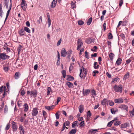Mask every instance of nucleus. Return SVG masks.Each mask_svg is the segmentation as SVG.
Returning a JSON list of instances; mask_svg holds the SVG:
<instances>
[{
    "instance_id": "1",
    "label": "nucleus",
    "mask_w": 134,
    "mask_h": 134,
    "mask_svg": "<svg viewBox=\"0 0 134 134\" xmlns=\"http://www.w3.org/2000/svg\"><path fill=\"white\" fill-rule=\"evenodd\" d=\"M113 89L116 92H119L121 93L122 89V86L121 85H119L118 86L117 85H115L113 87Z\"/></svg>"
},
{
    "instance_id": "2",
    "label": "nucleus",
    "mask_w": 134,
    "mask_h": 134,
    "mask_svg": "<svg viewBox=\"0 0 134 134\" xmlns=\"http://www.w3.org/2000/svg\"><path fill=\"white\" fill-rule=\"evenodd\" d=\"M20 5L22 9L24 11H25L27 8V4L25 0H21Z\"/></svg>"
},
{
    "instance_id": "3",
    "label": "nucleus",
    "mask_w": 134,
    "mask_h": 134,
    "mask_svg": "<svg viewBox=\"0 0 134 134\" xmlns=\"http://www.w3.org/2000/svg\"><path fill=\"white\" fill-rule=\"evenodd\" d=\"M10 57V56L7 55L6 54L4 53H1L0 55V58L1 59L3 60L8 59Z\"/></svg>"
},
{
    "instance_id": "4",
    "label": "nucleus",
    "mask_w": 134,
    "mask_h": 134,
    "mask_svg": "<svg viewBox=\"0 0 134 134\" xmlns=\"http://www.w3.org/2000/svg\"><path fill=\"white\" fill-rule=\"evenodd\" d=\"M77 44L78 45L77 48V49L79 51L80 49L81 46L83 45V43L81 39H78Z\"/></svg>"
},
{
    "instance_id": "5",
    "label": "nucleus",
    "mask_w": 134,
    "mask_h": 134,
    "mask_svg": "<svg viewBox=\"0 0 134 134\" xmlns=\"http://www.w3.org/2000/svg\"><path fill=\"white\" fill-rule=\"evenodd\" d=\"M129 126L130 124L129 122H125L121 124L120 126V127L121 129H122L127 128L128 127H129Z\"/></svg>"
},
{
    "instance_id": "6",
    "label": "nucleus",
    "mask_w": 134,
    "mask_h": 134,
    "mask_svg": "<svg viewBox=\"0 0 134 134\" xmlns=\"http://www.w3.org/2000/svg\"><path fill=\"white\" fill-rule=\"evenodd\" d=\"M38 113L37 109L36 108H33L32 111V115L33 116H36Z\"/></svg>"
},
{
    "instance_id": "7",
    "label": "nucleus",
    "mask_w": 134,
    "mask_h": 134,
    "mask_svg": "<svg viewBox=\"0 0 134 134\" xmlns=\"http://www.w3.org/2000/svg\"><path fill=\"white\" fill-rule=\"evenodd\" d=\"M12 127L13 129V131H16L17 130V126L16 123L14 121L12 122Z\"/></svg>"
},
{
    "instance_id": "8",
    "label": "nucleus",
    "mask_w": 134,
    "mask_h": 134,
    "mask_svg": "<svg viewBox=\"0 0 134 134\" xmlns=\"http://www.w3.org/2000/svg\"><path fill=\"white\" fill-rule=\"evenodd\" d=\"M119 108L122 110H126V111L127 110L128 108V107L126 105L124 104L120 105L119 106Z\"/></svg>"
},
{
    "instance_id": "9",
    "label": "nucleus",
    "mask_w": 134,
    "mask_h": 134,
    "mask_svg": "<svg viewBox=\"0 0 134 134\" xmlns=\"http://www.w3.org/2000/svg\"><path fill=\"white\" fill-rule=\"evenodd\" d=\"M90 92V90L89 89L84 90L83 89L82 90V93L83 96H87L89 94Z\"/></svg>"
},
{
    "instance_id": "10",
    "label": "nucleus",
    "mask_w": 134,
    "mask_h": 134,
    "mask_svg": "<svg viewBox=\"0 0 134 134\" xmlns=\"http://www.w3.org/2000/svg\"><path fill=\"white\" fill-rule=\"evenodd\" d=\"M67 54V53L65 49L64 48H62L61 52V56L63 57H65L66 56V54Z\"/></svg>"
},
{
    "instance_id": "11",
    "label": "nucleus",
    "mask_w": 134,
    "mask_h": 134,
    "mask_svg": "<svg viewBox=\"0 0 134 134\" xmlns=\"http://www.w3.org/2000/svg\"><path fill=\"white\" fill-rule=\"evenodd\" d=\"M114 101L115 103H121L123 102V100L121 98H120L119 99H115Z\"/></svg>"
},
{
    "instance_id": "12",
    "label": "nucleus",
    "mask_w": 134,
    "mask_h": 134,
    "mask_svg": "<svg viewBox=\"0 0 134 134\" xmlns=\"http://www.w3.org/2000/svg\"><path fill=\"white\" fill-rule=\"evenodd\" d=\"M19 129L20 130V134H24L25 131L24 129L23 126L21 125L19 126Z\"/></svg>"
},
{
    "instance_id": "13",
    "label": "nucleus",
    "mask_w": 134,
    "mask_h": 134,
    "mask_svg": "<svg viewBox=\"0 0 134 134\" xmlns=\"http://www.w3.org/2000/svg\"><path fill=\"white\" fill-rule=\"evenodd\" d=\"M18 33L21 36H22L24 35L25 32L24 30H23V28H22L19 31Z\"/></svg>"
},
{
    "instance_id": "14",
    "label": "nucleus",
    "mask_w": 134,
    "mask_h": 134,
    "mask_svg": "<svg viewBox=\"0 0 134 134\" xmlns=\"http://www.w3.org/2000/svg\"><path fill=\"white\" fill-rule=\"evenodd\" d=\"M57 0H53L51 3V7L52 8H54L56 5Z\"/></svg>"
},
{
    "instance_id": "15",
    "label": "nucleus",
    "mask_w": 134,
    "mask_h": 134,
    "mask_svg": "<svg viewBox=\"0 0 134 134\" xmlns=\"http://www.w3.org/2000/svg\"><path fill=\"white\" fill-rule=\"evenodd\" d=\"M74 79V77L68 75L67 76L66 80L69 81H71L73 80Z\"/></svg>"
},
{
    "instance_id": "16",
    "label": "nucleus",
    "mask_w": 134,
    "mask_h": 134,
    "mask_svg": "<svg viewBox=\"0 0 134 134\" xmlns=\"http://www.w3.org/2000/svg\"><path fill=\"white\" fill-rule=\"evenodd\" d=\"M24 108V111L25 112H26L28 111L29 107L27 103H25L23 105Z\"/></svg>"
},
{
    "instance_id": "17",
    "label": "nucleus",
    "mask_w": 134,
    "mask_h": 134,
    "mask_svg": "<svg viewBox=\"0 0 134 134\" xmlns=\"http://www.w3.org/2000/svg\"><path fill=\"white\" fill-rule=\"evenodd\" d=\"M66 84L67 85L69 88H73V83H71L70 82L67 81L66 82Z\"/></svg>"
},
{
    "instance_id": "18",
    "label": "nucleus",
    "mask_w": 134,
    "mask_h": 134,
    "mask_svg": "<svg viewBox=\"0 0 134 134\" xmlns=\"http://www.w3.org/2000/svg\"><path fill=\"white\" fill-rule=\"evenodd\" d=\"M79 122L77 121L74 122L72 125V127L74 128L76 126H78Z\"/></svg>"
},
{
    "instance_id": "19",
    "label": "nucleus",
    "mask_w": 134,
    "mask_h": 134,
    "mask_svg": "<svg viewBox=\"0 0 134 134\" xmlns=\"http://www.w3.org/2000/svg\"><path fill=\"white\" fill-rule=\"evenodd\" d=\"M122 59L121 58H118L117 60L116 63L118 65H119L121 63Z\"/></svg>"
},
{
    "instance_id": "20",
    "label": "nucleus",
    "mask_w": 134,
    "mask_h": 134,
    "mask_svg": "<svg viewBox=\"0 0 134 134\" xmlns=\"http://www.w3.org/2000/svg\"><path fill=\"white\" fill-rule=\"evenodd\" d=\"M79 111L81 113H82L83 111V106L82 105H80L79 107Z\"/></svg>"
},
{
    "instance_id": "21",
    "label": "nucleus",
    "mask_w": 134,
    "mask_h": 134,
    "mask_svg": "<svg viewBox=\"0 0 134 134\" xmlns=\"http://www.w3.org/2000/svg\"><path fill=\"white\" fill-rule=\"evenodd\" d=\"M20 76V74L18 72H16L15 73L14 77L16 79H18Z\"/></svg>"
},
{
    "instance_id": "22",
    "label": "nucleus",
    "mask_w": 134,
    "mask_h": 134,
    "mask_svg": "<svg viewBox=\"0 0 134 134\" xmlns=\"http://www.w3.org/2000/svg\"><path fill=\"white\" fill-rule=\"evenodd\" d=\"M77 131V129H75L71 130L69 132L68 134H75Z\"/></svg>"
},
{
    "instance_id": "23",
    "label": "nucleus",
    "mask_w": 134,
    "mask_h": 134,
    "mask_svg": "<svg viewBox=\"0 0 134 134\" xmlns=\"http://www.w3.org/2000/svg\"><path fill=\"white\" fill-rule=\"evenodd\" d=\"M97 63L96 62H94L93 64L94 68L95 69H97L99 68V65L97 64Z\"/></svg>"
},
{
    "instance_id": "24",
    "label": "nucleus",
    "mask_w": 134,
    "mask_h": 134,
    "mask_svg": "<svg viewBox=\"0 0 134 134\" xmlns=\"http://www.w3.org/2000/svg\"><path fill=\"white\" fill-rule=\"evenodd\" d=\"M31 95H33L35 97H36L37 95V92L36 90L31 92Z\"/></svg>"
},
{
    "instance_id": "25",
    "label": "nucleus",
    "mask_w": 134,
    "mask_h": 134,
    "mask_svg": "<svg viewBox=\"0 0 134 134\" xmlns=\"http://www.w3.org/2000/svg\"><path fill=\"white\" fill-rule=\"evenodd\" d=\"M107 100V99L105 98L104 99L101 101V104L103 105H105Z\"/></svg>"
},
{
    "instance_id": "26",
    "label": "nucleus",
    "mask_w": 134,
    "mask_h": 134,
    "mask_svg": "<svg viewBox=\"0 0 134 134\" xmlns=\"http://www.w3.org/2000/svg\"><path fill=\"white\" fill-rule=\"evenodd\" d=\"M54 107V105H52L50 106H46L45 108L46 109H47L48 110H49L51 109H53V108Z\"/></svg>"
},
{
    "instance_id": "27",
    "label": "nucleus",
    "mask_w": 134,
    "mask_h": 134,
    "mask_svg": "<svg viewBox=\"0 0 134 134\" xmlns=\"http://www.w3.org/2000/svg\"><path fill=\"white\" fill-rule=\"evenodd\" d=\"M3 12L2 8V4H0V16L1 18H2V17L3 14Z\"/></svg>"
},
{
    "instance_id": "28",
    "label": "nucleus",
    "mask_w": 134,
    "mask_h": 134,
    "mask_svg": "<svg viewBox=\"0 0 134 134\" xmlns=\"http://www.w3.org/2000/svg\"><path fill=\"white\" fill-rule=\"evenodd\" d=\"M121 122L120 121H116L114 123V125L118 126L121 123Z\"/></svg>"
},
{
    "instance_id": "29",
    "label": "nucleus",
    "mask_w": 134,
    "mask_h": 134,
    "mask_svg": "<svg viewBox=\"0 0 134 134\" xmlns=\"http://www.w3.org/2000/svg\"><path fill=\"white\" fill-rule=\"evenodd\" d=\"M120 80V79L118 77L115 78L114 79H113V80L111 81V83H115V82L119 81Z\"/></svg>"
},
{
    "instance_id": "30",
    "label": "nucleus",
    "mask_w": 134,
    "mask_h": 134,
    "mask_svg": "<svg viewBox=\"0 0 134 134\" xmlns=\"http://www.w3.org/2000/svg\"><path fill=\"white\" fill-rule=\"evenodd\" d=\"M22 48L23 47L21 45H19L17 49L18 54V55L20 53L21 51V50Z\"/></svg>"
},
{
    "instance_id": "31",
    "label": "nucleus",
    "mask_w": 134,
    "mask_h": 134,
    "mask_svg": "<svg viewBox=\"0 0 134 134\" xmlns=\"http://www.w3.org/2000/svg\"><path fill=\"white\" fill-rule=\"evenodd\" d=\"M92 42V40L90 38L86 39L85 41V42L88 44L91 43Z\"/></svg>"
},
{
    "instance_id": "32",
    "label": "nucleus",
    "mask_w": 134,
    "mask_h": 134,
    "mask_svg": "<svg viewBox=\"0 0 134 134\" xmlns=\"http://www.w3.org/2000/svg\"><path fill=\"white\" fill-rule=\"evenodd\" d=\"M91 94L92 95L93 97L94 98L96 95V93L95 91L93 89L91 91Z\"/></svg>"
},
{
    "instance_id": "33",
    "label": "nucleus",
    "mask_w": 134,
    "mask_h": 134,
    "mask_svg": "<svg viewBox=\"0 0 134 134\" xmlns=\"http://www.w3.org/2000/svg\"><path fill=\"white\" fill-rule=\"evenodd\" d=\"M92 20V17L90 18L89 19L87 22V24L88 25H90L91 23Z\"/></svg>"
},
{
    "instance_id": "34",
    "label": "nucleus",
    "mask_w": 134,
    "mask_h": 134,
    "mask_svg": "<svg viewBox=\"0 0 134 134\" xmlns=\"http://www.w3.org/2000/svg\"><path fill=\"white\" fill-rule=\"evenodd\" d=\"M71 6L72 8V9L76 8V2H74L72 1L71 3Z\"/></svg>"
},
{
    "instance_id": "35",
    "label": "nucleus",
    "mask_w": 134,
    "mask_h": 134,
    "mask_svg": "<svg viewBox=\"0 0 134 134\" xmlns=\"http://www.w3.org/2000/svg\"><path fill=\"white\" fill-rule=\"evenodd\" d=\"M61 73L63 75V77L65 78L66 75V71L65 70H63L61 71Z\"/></svg>"
},
{
    "instance_id": "36",
    "label": "nucleus",
    "mask_w": 134,
    "mask_h": 134,
    "mask_svg": "<svg viewBox=\"0 0 134 134\" xmlns=\"http://www.w3.org/2000/svg\"><path fill=\"white\" fill-rule=\"evenodd\" d=\"M24 30L26 32L30 33V29L27 27H24Z\"/></svg>"
},
{
    "instance_id": "37",
    "label": "nucleus",
    "mask_w": 134,
    "mask_h": 134,
    "mask_svg": "<svg viewBox=\"0 0 134 134\" xmlns=\"http://www.w3.org/2000/svg\"><path fill=\"white\" fill-rule=\"evenodd\" d=\"M129 75V73L128 72H127L126 74H125L124 76V79L125 80H126V79L128 77V76Z\"/></svg>"
},
{
    "instance_id": "38",
    "label": "nucleus",
    "mask_w": 134,
    "mask_h": 134,
    "mask_svg": "<svg viewBox=\"0 0 134 134\" xmlns=\"http://www.w3.org/2000/svg\"><path fill=\"white\" fill-rule=\"evenodd\" d=\"M114 54L112 53H110L109 55V57L111 60L112 61L113 58L114 57Z\"/></svg>"
},
{
    "instance_id": "39",
    "label": "nucleus",
    "mask_w": 134,
    "mask_h": 134,
    "mask_svg": "<svg viewBox=\"0 0 134 134\" xmlns=\"http://www.w3.org/2000/svg\"><path fill=\"white\" fill-rule=\"evenodd\" d=\"M10 12V11L8 10L7 11V13L6 15L5 18V20L4 21V24L5 23L6 20L7 19V18H8L9 16V14Z\"/></svg>"
},
{
    "instance_id": "40",
    "label": "nucleus",
    "mask_w": 134,
    "mask_h": 134,
    "mask_svg": "<svg viewBox=\"0 0 134 134\" xmlns=\"http://www.w3.org/2000/svg\"><path fill=\"white\" fill-rule=\"evenodd\" d=\"M5 2L6 8L7 9L8 8V3L9 2V0H4Z\"/></svg>"
},
{
    "instance_id": "41",
    "label": "nucleus",
    "mask_w": 134,
    "mask_h": 134,
    "mask_svg": "<svg viewBox=\"0 0 134 134\" xmlns=\"http://www.w3.org/2000/svg\"><path fill=\"white\" fill-rule=\"evenodd\" d=\"M80 127H83L85 126L84 121H82L79 124Z\"/></svg>"
},
{
    "instance_id": "42",
    "label": "nucleus",
    "mask_w": 134,
    "mask_h": 134,
    "mask_svg": "<svg viewBox=\"0 0 134 134\" xmlns=\"http://www.w3.org/2000/svg\"><path fill=\"white\" fill-rule=\"evenodd\" d=\"M108 38L109 39H112L113 38V37L112 34L110 33H109L108 34Z\"/></svg>"
},
{
    "instance_id": "43",
    "label": "nucleus",
    "mask_w": 134,
    "mask_h": 134,
    "mask_svg": "<svg viewBox=\"0 0 134 134\" xmlns=\"http://www.w3.org/2000/svg\"><path fill=\"white\" fill-rule=\"evenodd\" d=\"M42 22V16H41L39 17V20H37V22L38 24H40L41 22Z\"/></svg>"
},
{
    "instance_id": "44",
    "label": "nucleus",
    "mask_w": 134,
    "mask_h": 134,
    "mask_svg": "<svg viewBox=\"0 0 134 134\" xmlns=\"http://www.w3.org/2000/svg\"><path fill=\"white\" fill-rule=\"evenodd\" d=\"M82 67L83 69V72L85 74L84 77H85L87 74V71L86 69L85 68H84L83 66H82Z\"/></svg>"
},
{
    "instance_id": "45",
    "label": "nucleus",
    "mask_w": 134,
    "mask_h": 134,
    "mask_svg": "<svg viewBox=\"0 0 134 134\" xmlns=\"http://www.w3.org/2000/svg\"><path fill=\"white\" fill-rule=\"evenodd\" d=\"M66 122H65L63 123V126L61 130V131L62 132L64 130L65 128H66Z\"/></svg>"
},
{
    "instance_id": "46",
    "label": "nucleus",
    "mask_w": 134,
    "mask_h": 134,
    "mask_svg": "<svg viewBox=\"0 0 134 134\" xmlns=\"http://www.w3.org/2000/svg\"><path fill=\"white\" fill-rule=\"evenodd\" d=\"M92 115V114L91 113L90 111L89 110L87 112V117H88V116L89 117L91 116Z\"/></svg>"
},
{
    "instance_id": "47",
    "label": "nucleus",
    "mask_w": 134,
    "mask_h": 134,
    "mask_svg": "<svg viewBox=\"0 0 134 134\" xmlns=\"http://www.w3.org/2000/svg\"><path fill=\"white\" fill-rule=\"evenodd\" d=\"M4 106V103L3 102L2 103V104L0 107V112H1V111L3 110V108Z\"/></svg>"
},
{
    "instance_id": "48",
    "label": "nucleus",
    "mask_w": 134,
    "mask_h": 134,
    "mask_svg": "<svg viewBox=\"0 0 134 134\" xmlns=\"http://www.w3.org/2000/svg\"><path fill=\"white\" fill-rule=\"evenodd\" d=\"M84 22L82 20H79L78 21V25H81L83 24Z\"/></svg>"
},
{
    "instance_id": "49",
    "label": "nucleus",
    "mask_w": 134,
    "mask_h": 134,
    "mask_svg": "<svg viewBox=\"0 0 134 134\" xmlns=\"http://www.w3.org/2000/svg\"><path fill=\"white\" fill-rule=\"evenodd\" d=\"M59 112V111H58L56 112L55 114L56 118L57 119H58L59 118V115L58 114V113Z\"/></svg>"
},
{
    "instance_id": "50",
    "label": "nucleus",
    "mask_w": 134,
    "mask_h": 134,
    "mask_svg": "<svg viewBox=\"0 0 134 134\" xmlns=\"http://www.w3.org/2000/svg\"><path fill=\"white\" fill-rule=\"evenodd\" d=\"M108 102L109 105L110 106H112L114 104V102L111 100H109L108 101Z\"/></svg>"
},
{
    "instance_id": "51",
    "label": "nucleus",
    "mask_w": 134,
    "mask_h": 134,
    "mask_svg": "<svg viewBox=\"0 0 134 134\" xmlns=\"http://www.w3.org/2000/svg\"><path fill=\"white\" fill-rule=\"evenodd\" d=\"M85 57L87 59H89V57L88 55V53L87 51H85Z\"/></svg>"
},
{
    "instance_id": "52",
    "label": "nucleus",
    "mask_w": 134,
    "mask_h": 134,
    "mask_svg": "<svg viewBox=\"0 0 134 134\" xmlns=\"http://www.w3.org/2000/svg\"><path fill=\"white\" fill-rule=\"evenodd\" d=\"M80 74H79V76L81 78H82L83 77V74H81V73L82 71V69H80Z\"/></svg>"
},
{
    "instance_id": "53",
    "label": "nucleus",
    "mask_w": 134,
    "mask_h": 134,
    "mask_svg": "<svg viewBox=\"0 0 134 134\" xmlns=\"http://www.w3.org/2000/svg\"><path fill=\"white\" fill-rule=\"evenodd\" d=\"M99 73V71L97 70H95L93 72V76H96V73L98 74Z\"/></svg>"
},
{
    "instance_id": "54",
    "label": "nucleus",
    "mask_w": 134,
    "mask_h": 134,
    "mask_svg": "<svg viewBox=\"0 0 134 134\" xmlns=\"http://www.w3.org/2000/svg\"><path fill=\"white\" fill-rule=\"evenodd\" d=\"M9 68L7 66H5L3 67V69L4 70V71L6 72H7L8 71V70Z\"/></svg>"
},
{
    "instance_id": "55",
    "label": "nucleus",
    "mask_w": 134,
    "mask_h": 134,
    "mask_svg": "<svg viewBox=\"0 0 134 134\" xmlns=\"http://www.w3.org/2000/svg\"><path fill=\"white\" fill-rule=\"evenodd\" d=\"M8 110V108L6 105H5L4 108V112L5 113L7 112Z\"/></svg>"
},
{
    "instance_id": "56",
    "label": "nucleus",
    "mask_w": 134,
    "mask_h": 134,
    "mask_svg": "<svg viewBox=\"0 0 134 134\" xmlns=\"http://www.w3.org/2000/svg\"><path fill=\"white\" fill-rule=\"evenodd\" d=\"M69 118L68 119L72 121H73L74 119V117L72 115H70L69 116Z\"/></svg>"
},
{
    "instance_id": "57",
    "label": "nucleus",
    "mask_w": 134,
    "mask_h": 134,
    "mask_svg": "<svg viewBox=\"0 0 134 134\" xmlns=\"http://www.w3.org/2000/svg\"><path fill=\"white\" fill-rule=\"evenodd\" d=\"M24 125H27L28 123V120L27 119H25L24 121Z\"/></svg>"
},
{
    "instance_id": "58",
    "label": "nucleus",
    "mask_w": 134,
    "mask_h": 134,
    "mask_svg": "<svg viewBox=\"0 0 134 134\" xmlns=\"http://www.w3.org/2000/svg\"><path fill=\"white\" fill-rule=\"evenodd\" d=\"M107 44L109 46V48H110L111 47V43L110 41H107Z\"/></svg>"
},
{
    "instance_id": "59",
    "label": "nucleus",
    "mask_w": 134,
    "mask_h": 134,
    "mask_svg": "<svg viewBox=\"0 0 134 134\" xmlns=\"http://www.w3.org/2000/svg\"><path fill=\"white\" fill-rule=\"evenodd\" d=\"M61 42H62V38H60L58 42L57 43V46H59L60 44V43Z\"/></svg>"
},
{
    "instance_id": "60",
    "label": "nucleus",
    "mask_w": 134,
    "mask_h": 134,
    "mask_svg": "<svg viewBox=\"0 0 134 134\" xmlns=\"http://www.w3.org/2000/svg\"><path fill=\"white\" fill-rule=\"evenodd\" d=\"M111 112L112 114H114L115 113V111L113 108L111 109H110Z\"/></svg>"
},
{
    "instance_id": "61",
    "label": "nucleus",
    "mask_w": 134,
    "mask_h": 134,
    "mask_svg": "<svg viewBox=\"0 0 134 134\" xmlns=\"http://www.w3.org/2000/svg\"><path fill=\"white\" fill-rule=\"evenodd\" d=\"M123 3V0H120L119 3V5L120 7H121Z\"/></svg>"
},
{
    "instance_id": "62",
    "label": "nucleus",
    "mask_w": 134,
    "mask_h": 134,
    "mask_svg": "<svg viewBox=\"0 0 134 134\" xmlns=\"http://www.w3.org/2000/svg\"><path fill=\"white\" fill-rule=\"evenodd\" d=\"M10 4L9 6V9L8 10H10H10H11V8H12V0H10Z\"/></svg>"
},
{
    "instance_id": "63",
    "label": "nucleus",
    "mask_w": 134,
    "mask_h": 134,
    "mask_svg": "<svg viewBox=\"0 0 134 134\" xmlns=\"http://www.w3.org/2000/svg\"><path fill=\"white\" fill-rule=\"evenodd\" d=\"M47 113L44 110L42 111V115L43 116H47Z\"/></svg>"
},
{
    "instance_id": "64",
    "label": "nucleus",
    "mask_w": 134,
    "mask_h": 134,
    "mask_svg": "<svg viewBox=\"0 0 134 134\" xmlns=\"http://www.w3.org/2000/svg\"><path fill=\"white\" fill-rule=\"evenodd\" d=\"M10 127V125L9 124H7V126H6L5 128V130H8Z\"/></svg>"
}]
</instances>
